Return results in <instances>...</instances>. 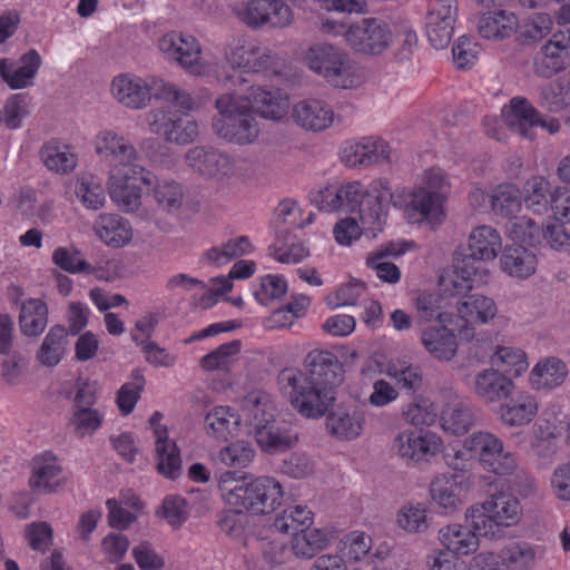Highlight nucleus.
Here are the masks:
<instances>
[{
    "label": "nucleus",
    "instance_id": "nucleus-1",
    "mask_svg": "<svg viewBox=\"0 0 570 570\" xmlns=\"http://www.w3.org/2000/svg\"><path fill=\"white\" fill-rule=\"evenodd\" d=\"M344 366L326 350H313L304 360V371L284 368L277 376L281 390L303 416L320 419L326 414L344 382Z\"/></svg>",
    "mask_w": 570,
    "mask_h": 570
},
{
    "label": "nucleus",
    "instance_id": "nucleus-2",
    "mask_svg": "<svg viewBox=\"0 0 570 570\" xmlns=\"http://www.w3.org/2000/svg\"><path fill=\"white\" fill-rule=\"evenodd\" d=\"M340 203L343 209L348 213H358V219L368 237H376L386 223L387 206L393 204L402 206L401 195L392 191L387 179L380 178L371 183L367 190H364L358 181L348 183L338 188Z\"/></svg>",
    "mask_w": 570,
    "mask_h": 570
},
{
    "label": "nucleus",
    "instance_id": "nucleus-3",
    "mask_svg": "<svg viewBox=\"0 0 570 570\" xmlns=\"http://www.w3.org/2000/svg\"><path fill=\"white\" fill-rule=\"evenodd\" d=\"M227 472L220 481V490L228 504L253 514H266L281 504L283 489L281 483L271 476L249 479L234 478Z\"/></svg>",
    "mask_w": 570,
    "mask_h": 570
},
{
    "label": "nucleus",
    "instance_id": "nucleus-4",
    "mask_svg": "<svg viewBox=\"0 0 570 570\" xmlns=\"http://www.w3.org/2000/svg\"><path fill=\"white\" fill-rule=\"evenodd\" d=\"M323 30L328 33L345 36L347 45L357 53L368 57H379L389 50L394 41L391 24L381 18H363L350 24L325 21Z\"/></svg>",
    "mask_w": 570,
    "mask_h": 570
},
{
    "label": "nucleus",
    "instance_id": "nucleus-5",
    "mask_svg": "<svg viewBox=\"0 0 570 570\" xmlns=\"http://www.w3.org/2000/svg\"><path fill=\"white\" fill-rule=\"evenodd\" d=\"M216 108L219 116L214 118L213 128L220 138L244 145L257 137V124L248 110V105L242 102V91L219 97Z\"/></svg>",
    "mask_w": 570,
    "mask_h": 570
},
{
    "label": "nucleus",
    "instance_id": "nucleus-6",
    "mask_svg": "<svg viewBox=\"0 0 570 570\" xmlns=\"http://www.w3.org/2000/svg\"><path fill=\"white\" fill-rule=\"evenodd\" d=\"M235 17L246 27L283 29L294 22V12L283 0H245L232 8Z\"/></svg>",
    "mask_w": 570,
    "mask_h": 570
},
{
    "label": "nucleus",
    "instance_id": "nucleus-7",
    "mask_svg": "<svg viewBox=\"0 0 570 570\" xmlns=\"http://www.w3.org/2000/svg\"><path fill=\"white\" fill-rule=\"evenodd\" d=\"M311 70L322 76L331 86L350 88L353 85L347 53L330 43L311 47L305 55Z\"/></svg>",
    "mask_w": 570,
    "mask_h": 570
},
{
    "label": "nucleus",
    "instance_id": "nucleus-8",
    "mask_svg": "<svg viewBox=\"0 0 570 570\" xmlns=\"http://www.w3.org/2000/svg\"><path fill=\"white\" fill-rule=\"evenodd\" d=\"M226 58L232 65L233 73L224 72L220 79L227 85L242 86L247 82L243 77L245 72H261L269 69L274 63L272 51L253 40H238L226 52Z\"/></svg>",
    "mask_w": 570,
    "mask_h": 570
},
{
    "label": "nucleus",
    "instance_id": "nucleus-9",
    "mask_svg": "<svg viewBox=\"0 0 570 570\" xmlns=\"http://www.w3.org/2000/svg\"><path fill=\"white\" fill-rule=\"evenodd\" d=\"M140 180L145 185H153L156 177L141 166L111 168L108 181V191L111 200L122 212H135L141 205V189L136 185Z\"/></svg>",
    "mask_w": 570,
    "mask_h": 570
},
{
    "label": "nucleus",
    "instance_id": "nucleus-10",
    "mask_svg": "<svg viewBox=\"0 0 570 570\" xmlns=\"http://www.w3.org/2000/svg\"><path fill=\"white\" fill-rule=\"evenodd\" d=\"M521 517L519 500L511 493L498 492L482 503V512L474 518V529L480 535L494 534L493 527H512Z\"/></svg>",
    "mask_w": 570,
    "mask_h": 570
},
{
    "label": "nucleus",
    "instance_id": "nucleus-11",
    "mask_svg": "<svg viewBox=\"0 0 570 570\" xmlns=\"http://www.w3.org/2000/svg\"><path fill=\"white\" fill-rule=\"evenodd\" d=\"M458 0H432L425 17V32L435 49L449 46L458 19Z\"/></svg>",
    "mask_w": 570,
    "mask_h": 570
},
{
    "label": "nucleus",
    "instance_id": "nucleus-12",
    "mask_svg": "<svg viewBox=\"0 0 570 570\" xmlns=\"http://www.w3.org/2000/svg\"><path fill=\"white\" fill-rule=\"evenodd\" d=\"M458 314L454 316L456 333L461 340L471 341L475 336L474 323L485 324L498 313L495 302L487 296L470 295L455 303Z\"/></svg>",
    "mask_w": 570,
    "mask_h": 570
},
{
    "label": "nucleus",
    "instance_id": "nucleus-13",
    "mask_svg": "<svg viewBox=\"0 0 570 570\" xmlns=\"http://www.w3.org/2000/svg\"><path fill=\"white\" fill-rule=\"evenodd\" d=\"M440 442L434 434L406 430L393 440L392 450L407 465L429 462L439 452Z\"/></svg>",
    "mask_w": 570,
    "mask_h": 570
},
{
    "label": "nucleus",
    "instance_id": "nucleus-14",
    "mask_svg": "<svg viewBox=\"0 0 570 570\" xmlns=\"http://www.w3.org/2000/svg\"><path fill=\"white\" fill-rule=\"evenodd\" d=\"M158 47L168 59L177 61L190 73H200L202 48L195 37L175 31L169 32L160 38Z\"/></svg>",
    "mask_w": 570,
    "mask_h": 570
},
{
    "label": "nucleus",
    "instance_id": "nucleus-15",
    "mask_svg": "<svg viewBox=\"0 0 570 570\" xmlns=\"http://www.w3.org/2000/svg\"><path fill=\"white\" fill-rule=\"evenodd\" d=\"M570 35L559 31L541 47L534 58L533 71L541 78H550L563 71L569 65Z\"/></svg>",
    "mask_w": 570,
    "mask_h": 570
},
{
    "label": "nucleus",
    "instance_id": "nucleus-16",
    "mask_svg": "<svg viewBox=\"0 0 570 570\" xmlns=\"http://www.w3.org/2000/svg\"><path fill=\"white\" fill-rule=\"evenodd\" d=\"M187 165L206 178L220 179L234 173V165L228 155L212 146H196L185 156Z\"/></svg>",
    "mask_w": 570,
    "mask_h": 570
},
{
    "label": "nucleus",
    "instance_id": "nucleus-17",
    "mask_svg": "<svg viewBox=\"0 0 570 570\" xmlns=\"http://www.w3.org/2000/svg\"><path fill=\"white\" fill-rule=\"evenodd\" d=\"M95 150L100 157L115 161L112 168L140 166L134 145L112 130H101L96 136Z\"/></svg>",
    "mask_w": 570,
    "mask_h": 570
},
{
    "label": "nucleus",
    "instance_id": "nucleus-18",
    "mask_svg": "<svg viewBox=\"0 0 570 570\" xmlns=\"http://www.w3.org/2000/svg\"><path fill=\"white\" fill-rule=\"evenodd\" d=\"M334 111L324 100L307 98L293 106L292 118L294 122L305 130L323 131L332 126Z\"/></svg>",
    "mask_w": 570,
    "mask_h": 570
},
{
    "label": "nucleus",
    "instance_id": "nucleus-19",
    "mask_svg": "<svg viewBox=\"0 0 570 570\" xmlns=\"http://www.w3.org/2000/svg\"><path fill=\"white\" fill-rule=\"evenodd\" d=\"M41 66V57L30 49L17 61L8 58L0 59V77L11 89L27 88Z\"/></svg>",
    "mask_w": 570,
    "mask_h": 570
},
{
    "label": "nucleus",
    "instance_id": "nucleus-20",
    "mask_svg": "<svg viewBox=\"0 0 570 570\" xmlns=\"http://www.w3.org/2000/svg\"><path fill=\"white\" fill-rule=\"evenodd\" d=\"M502 248L500 234L491 226L482 225L472 230L469 237L468 253L462 258H470V264L494 259Z\"/></svg>",
    "mask_w": 570,
    "mask_h": 570
},
{
    "label": "nucleus",
    "instance_id": "nucleus-21",
    "mask_svg": "<svg viewBox=\"0 0 570 570\" xmlns=\"http://www.w3.org/2000/svg\"><path fill=\"white\" fill-rule=\"evenodd\" d=\"M240 420H243L247 426L248 434L253 436L258 433V431L273 423L276 420L275 407L268 395L258 393L248 394L243 401Z\"/></svg>",
    "mask_w": 570,
    "mask_h": 570
},
{
    "label": "nucleus",
    "instance_id": "nucleus-22",
    "mask_svg": "<svg viewBox=\"0 0 570 570\" xmlns=\"http://www.w3.org/2000/svg\"><path fill=\"white\" fill-rule=\"evenodd\" d=\"M242 102L248 105L249 112L272 120L283 118L288 108L287 98L278 91L265 90L262 87H250L248 95L242 96Z\"/></svg>",
    "mask_w": 570,
    "mask_h": 570
},
{
    "label": "nucleus",
    "instance_id": "nucleus-23",
    "mask_svg": "<svg viewBox=\"0 0 570 570\" xmlns=\"http://www.w3.org/2000/svg\"><path fill=\"white\" fill-rule=\"evenodd\" d=\"M326 428L340 440H354L363 430V416L354 405L340 404L326 412Z\"/></svg>",
    "mask_w": 570,
    "mask_h": 570
},
{
    "label": "nucleus",
    "instance_id": "nucleus-24",
    "mask_svg": "<svg viewBox=\"0 0 570 570\" xmlns=\"http://www.w3.org/2000/svg\"><path fill=\"white\" fill-rule=\"evenodd\" d=\"M514 385L511 379L500 370L487 368L479 372L473 379V392L484 402H499L507 399Z\"/></svg>",
    "mask_w": 570,
    "mask_h": 570
},
{
    "label": "nucleus",
    "instance_id": "nucleus-25",
    "mask_svg": "<svg viewBox=\"0 0 570 570\" xmlns=\"http://www.w3.org/2000/svg\"><path fill=\"white\" fill-rule=\"evenodd\" d=\"M504 122L511 130L524 138H534V121H539V111L523 97H514L503 109Z\"/></svg>",
    "mask_w": 570,
    "mask_h": 570
},
{
    "label": "nucleus",
    "instance_id": "nucleus-26",
    "mask_svg": "<svg viewBox=\"0 0 570 570\" xmlns=\"http://www.w3.org/2000/svg\"><path fill=\"white\" fill-rule=\"evenodd\" d=\"M257 445L267 454L292 449L298 441L297 433L285 422L275 420L254 435Z\"/></svg>",
    "mask_w": 570,
    "mask_h": 570
},
{
    "label": "nucleus",
    "instance_id": "nucleus-27",
    "mask_svg": "<svg viewBox=\"0 0 570 570\" xmlns=\"http://www.w3.org/2000/svg\"><path fill=\"white\" fill-rule=\"evenodd\" d=\"M151 90H154L153 85L148 86L142 79L127 75L116 77L111 83V91L116 100L134 109L144 108L149 102Z\"/></svg>",
    "mask_w": 570,
    "mask_h": 570
},
{
    "label": "nucleus",
    "instance_id": "nucleus-28",
    "mask_svg": "<svg viewBox=\"0 0 570 570\" xmlns=\"http://www.w3.org/2000/svg\"><path fill=\"white\" fill-rule=\"evenodd\" d=\"M31 489L41 493H51L65 484L62 469L55 456L42 455L32 460V473L29 479Z\"/></svg>",
    "mask_w": 570,
    "mask_h": 570
},
{
    "label": "nucleus",
    "instance_id": "nucleus-29",
    "mask_svg": "<svg viewBox=\"0 0 570 570\" xmlns=\"http://www.w3.org/2000/svg\"><path fill=\"white\" fill-rule=\"evenodd\" d=\"M453 324V328H448L446 323H443L442 326H430L421 334L424 348L440 361H450L456 353L458 343L454 334L456 324L454 321Z\"/></svg>",
    "mask_w": 570,
    "mask_h": 570
},
{
    "label": "nucleus",
    "instance_id": "nucleus-30",
    "mask_svg": "<svg viewBox=\"0 0 570 570\" xmlns=\"http://www.w3.org/2000/svg\"><path fill=\"white\" fill-rule=\"evenodd\" d=\"M481 267L470 264V258L456 259L452 274L440 278V286L448 296H462L464 299L466 294L473 288Z\"/></svg>",
    "mask_w": 570,
    "mask_h": 570
},
{
    "label": "nucleus",
    "instance_id": "nucleus-31",
    "mask_svg": "<svg viewBox=\"0 0 570 570\" xmlns=\"http://www.w3.org/2000/svg\"><path fill=\"white\" fill-rule=\"evenodd\" d=\"M94 230L99 239L116 248L127 245L132 238L129 222L117 214H100L94 223Z\"/></svg>",
    "mask_w": 570,
    "mask_h": 570
},
{
    "label": "nucleus",
    "instance_id": "nucleus-32",
    "mask_svg": "<svg viewBox=\"0 0 570 570\" xmlns=\"http://www.w3.org/2000/svg\"><path fill=\"white\" fill-rule=\"evenodd\" d=\"M442 429L453 435H463L476 422L474 409L458 397L446 403L440 416Z\"/></svg>",
    "mask_w": 570,
    "mask_h": 570
},
{
    "label": "nucleus",
    "instance_id": "nucleus-33",
    "mask_svg": "<svg viewBox=\"0 0 570 570\" xmlns=\"http://www.w3.org/2000/svg\"><path fill=\"white\" fill-rule=\"evenodd\" d=\"M475 529L453 523L439 530V540L455 556H469L479 549V538Z\"/></svg>",
    "mask_w": 570,
    "mask_h": 570
},
{
    "label": "nucleus",
    "instance_id": "nucleus-34",
    "mask_svg": "<svg viewBox=\"0 0 570 570\" xmlns=\"http://www.w3.org/2000/svg\"><path fill=\"white\" fill-rule=\"evenodd\" d=\"M157 470L169 479H177L181 472V459L176 443L168 439L167 429L156 428Z\"/></svg>",
    "mask_w": 570,
    "mask_h": 570
},
{
    "label": "nucleus",
    "instance_id": "nucleus-35",
    "mask_svg": "<svg viewBox=\"0 0 570 570\" xmlns=\"http://www.w3.org/2000/svg\"><path fill=\"white\" fill-rule=\"evenodd\" d=\"M567 374V366L561 360L548 357L532 368L529 382L534 390H551L561 385Z\"/></svg>",
    "mask_w": 570,
    "mask_h": 570
},
{
    "label": "nucleus",
    "instance_id": "nucleus-36",
    "mask_svg": "<svg viewBox=\"0 0 570 570\" xmlns=\"http://www.w3.org/2000/svg\"><path fill=\"white\" fill-rule=\"evenodd\" d=\"M518 20L513 13L504 10L483 13L478 23L481 37L502 40L509 38L517 27Z\"/></svg>",
    "mask_w": 570,
    "mask_h": 570
},
{
    "label": "nucleus",
    "instance_id": "nucleus-37",
    "mask_svg": "<svg viewBox=\"0 0 570 570\" xmlns=\"http://www.w3.org/2000/svg\"><path fill=\"white\" fill-rule=\"evenodd\" d=\"M67 344L68 336L66 327L62 325L52 326L37 351V361L47 367L58 365L66 353Z\"/></svg>",
    "mask_w": 570,
    "mask_h": 570
},
{
    "label": "nucleus",
    "instance_id": "nucleus-38",
    "mask_svg": "<svg viewBox=\"0 0 570 570\" xmlns=\"http://www.w3.org/2000/svg\"><path fill=\"white\" fill-rule=\"evenodd\" d=\"M461 487L454 474L436 475L430 484L432 500L446 512H452L461 504Z\"/></svg>",
    "mask_w": 570,
    "mask_h": 570
},
{
    "label": "nucleus",
    "instance_id": "nucleus-39",
    "mask_svg": "<svg viewBox=\"0 0 570 570\" xmlns=\"http://www.w3.org/2000/svg\"><path fill=\"white\" fill-rule=\"evenodd\" d=\"M148 125L153 134L163 137L167 142L177 145H186V139L191 137L194 129L193 126H189L188 130L185 129L184 134L180 132L181 136L173 135V130L179 127V116L166 109L150 111Z\"/></svg>",
    "mask_w": 570,
    "mask_h": 570
},
{
    "label": "nucleus",
    "instance_id": "nucleus-40",
    "mask_svg": "<svg viewBox=\"0 0 570 570\" xmlns=\"http://www.w3.org/2000/svg\"><path fill=\"white\" fill-rule=\"evenodd\" d=\"M500 262L504 272L519 278H527L535 272L537 257L524 246L505 248Z\"/></svg>",
    "mask_w": 570,
    "mask_h": 570
},
{
    "label": "nucleus",
    "instance_id": "nucleus-41",
    "mask_svg": "<svg viewBox=\"0 0 570 570\" xmlns=\"http://www.w3.org/2000/svg\"><path fill=\"white\" fill-rule=\"evenodd\" d=\"M538 412L535 399L528 394H519L501 406V419L510 426L530 423Z\"/></svg>",
    "mask_w": 570,
    "mask_h": 570
},
{
    "label": "nucleus",
    "instance_id": "nucleus-42",
    "mask_svg": "<svg viewBox=\"0 0 570 570\" xmlns=\"http://www.w3.org/2000/svg\"><path fill=\"white\" fill-rule=\"evenodd\" d=\"M333 534L322 530L306 528L302 533L294 532L292 539L293 553L301 558L311 559L324 550L331 542Z\"/></svg>",
    "mask_w": 570,
    "mask_h": 570
},
{
    "label": "nucleus",
    "instance_id": "nucleus-43",
    "mask_svg": "<svg viewBox=\"0 0 570 570\" xmlns=\"http://www.w3.org/2000/svg\"><path fill=\"white\" fill-rule=\"evenodd\" d=\"M48 323V308L40 299L30 298L26 301L20 309L19 325L21 332L27 336L41 334Z\"/></svg>",
    "mask_w": 570,
    "mask_h": 570
},
{
    "label": "nucleus",
    "instance_id": "nucleus-44",
    "mask_svg": "<svg viewBox=\"0 0 570 570\" xmlns=\"http://www.w3.org/2000/svg\"><path fill=\"white\" fill-rule=\"evenodd\" d=\"M523 202L534 214H544L552 207L553 190L543 177L528 179L523 187Z\"/></svg>",
    "mask_w": 570,
    "mask_h": 570
},
{
    "label": "nucleus",
    "instance_id": "nucleus-45",
    "mask_svg": "<svg viewBox=\"0 0 570 570\" xmlns=\"http://www.w3.org/2000/svg\"><path fill=\"white\" fill-rule=\"evenodd\" d=\"M240 423V414H235L229 407L216 406L205 416V429L217 440L227 441Z\"/></svg>",
    "mask_w": 570,
    "mask_h": 570
},
{
    "label": "nucleus",
    "instance_id": "nucleus-46",
    "mask_svg": "<svg viewBox=\"0 0 570 570\" xmlns=\"http://www.w3.org/2000/svg\"><path fill=\"white\" fill-rule=\"evenodd\" d=\"M313 523V513L306 507L295 505L288 507L277 514L274 519L273 527L281 533L292 534L294 532L302 533Z\"/></svg>",
    "mask_w": 570,
    "mask_h": 570
},
{
    "label": "nucleus",
    "instance_id": "nucleus-47",
    "mask_svg": "<svg viewBox=\"0 0 570 570\" xmlns=\"http://www.w3.org/2000/svg\"><path fill=\"white\" fill-rule=\"evenodd\" d=\"M502 444L499 438L489 432H478L464 440V449L475 455L482 466L494 464L493 455L501 451Z\"/></svg>",
    "mask_w": 570,
    "mask_h": 570
},
{
    "label": "nucleus",
    "instance_id": "nucleus-48",
    "mask_svg": "<svg viewBox=\"0 0 570 570\" xmlns=\"http://www.w3.org/2000/svg\"><path fill=\"white\" fill-rule=\"evenodd\" d=\"M153 89L156 96L178 107L183 112L196 110L203 105L199 99L163 79L153 80Z\"/></svg>",
    "mask_w": 570,
    "mask_h": 570
},
{
    "label": "nucleus",
    "instance_id": "nucleus-49",
    "mask_svg": "<svg viewBox=\"0 0 570 570\" xmlns=\"http://www.w3.org/2000/svg\"><path fill=\"white\" fill-rule=\"evenodd\" d=\"M538 105L550 111L560 112L570 105V86L560 80L540 88Z\"/></svg>",
    "mask_w": 570,
    "mask_h": 570
},
{
    "label": "nucleus",
    "instance_id": "nucleus-50",
    "mask_svg": "<svg viewBox=\"0 0 570 570\" xmlns=\"http://www.w3.org/2000/svg\"><path fill=\"white\" fill-rule=\"evenodd\" d=\"M76 195L82 205L91 210L102 208L106 202L105 188L100 179L92 175H83L77 180Z\"/></svg>",
    "mask_w": 570,
    "mask_h": 570
},
{
    "label": "nucleus",
    "instance_id": "nucleus-51",
    "mask_svg": "<svg viewBox=\"0 0 570 570\" xmlns=\"http://www.w3.org/2000/svg\"><path fill=\"white\" fill-rule=\"evenodd\" d=\"M493 212L504 218L514 215L521 206L520 190L512 184L498 186L491 196Z\"/></svg>",
    "mask_w": 570,
    "mask_h": 570
},
{
    "label": "nucleus",
    "instance_id": "nucleus-52",
    "mask_svg": "<svg viewBox=\"0 0 570 570\" xmlns=\"http://www.w3.org/2000/svg\"><path fill=\"white\" fill-rule=\"evenodd\" d=\"M507 233L512 240L520 243L519 246H537L542 243V226L525 216L510 222Z\"/></svg>",
    "mask_w": 570,
    "mask_h": 570
},
{
    "label": "nucleus",
    "instance_id": "nucleus-53",
    "mask_svg": "<svg viewBox=\"0 0 570 570\" xmlns=\"http://www.w3.org/2000/svg\"><path fill=\"white\" fill-rule=\"evenodd\" d=\"M40 157L49 170L58 174H69L77 165V158L73 154L61 150L53 142L45 144L41 147Z\"/></svg>",
    "mask_w": 570,
    "mask_h": 570
},
{
    "label": "nucleus",
    "instance_id": "nucleus-54",
    "mask_svg": "<svg viewBox=\"0 0 570 570\" xmlns=\"http://www.w3.org/2000/svg\"><path fill=\"white\" fill-rule=\"evenodd\" d=\"M553 21L547 13H537L520 26L518 40L522 46H530L542 40L551 32Z\"/></svg>",
    "mask_w": 570,
    "mask_h": 570
},
{
    "label": "nucleus",
    "instance_id": "nucleus-55",
    "mask_svg": "<svg viewBox=\"0 0 570 570\" xmlns=\"http://www.w3.org/2000/svg\"><path fill=\"white\" fill-rule=\"evenodd\" d=\"M156 186L154 187V198L158 205V207L167 213L177 212L184 199V193L181 186L176 181H154Z\"/></svg>",
    "mask_w": 570,
    "mask_h": 570
},
{
    "label": "nucleus",
    "instance_id": "nucleus-56",
    "mask_svg": "<svg viewBox=\"0 0 570 570\" xmlns=\"http://www.w3.org/2000/svg\"><path fill=\"white\" fill-rule=\"evenodd\" d=\"M500 558L511 570H527L534 562V551L527 542H510L501 549Z\"/></svg>",
    "mask_w": 570,
    "mask_h": 570
},
{
    "label": "nucleus",
    "instance_id": "nucleus-57",
    "mask_svg": "<svg viewBox=\"0 0 570 570\" xmlns=\"http://www.w3.org/2000/svg\"><path fill=\"white\" fill-rule=\"evenodd\" d=\"M52 262L62 271L77 274H92L95 268L82 257L81 252L76 247H58L52 253Z\"/></svg>",
    "mask_w": 570,
    "mask_h": 570
},
{
    "label": "nucleus",
    "instance_id": "nucleus-58",
    "mask_svg": "<svg viewBox=\"0 0 570 570\" xmlns=\"http://www.w3.org/2000/svg\"><path fill=\"white\" fill-rule=\"evenodd\" d=\"M443 196L440 191L419 188L412 194L411 206L423 218H438L442 214Z\"/></svg>",
    "mask_w": 570,
    "mask_h": 570
},
{
    "label": "nucleus",
    "instance_id": "nucleus-59",
    "mask_svg": "<svg viewBox=\"0 0 570 570\" xmlns=\"http://www.w3.org/2000/svg\"><path fill=\"white\" fill-rule=\"evenodd\" d=\"M443 296L440 293L423 292L416 298V309L421 317L426 321L438 317L441 323L453 324V315L441 313L443 308Z\"/></svg>",
    "mask_w": 570,
    "mask_h": 570
},
{
    "label": "nucleus",
    "instance_id": "nucleus-60",
    "mask_svg": "<svg viewBox=\"0 0 570 570\" xmlns=\"http://www.w3.org/2000/svg\"><path fill=\"white\" fill-rule=\"evenodd\" d=\"M242 343L238 340L222 344L216 350L206 354L200 360V365L205 371H223L229 365L230 357L238 354Z\"/></svg>",
    "mask_w": 570,
    "mask_h": 570
},
{
    "label": "nucleus",
    "instance_id": "nucleus-61",
    "mask_svg": "<svg viewBox=\"0 0 570 570\" xmlns=\"http://www.w3.org/2000/svg\"><path fill=\"white\" fill-rule=\"evenodd\" d=\"M492 363L501 371H513L514 375H520L528 367L524 352L510 346H499L493 354Z\"/></svg>",
    "mask_w": 570,
    "mask_h": 570
},
{
    "label": "nucleus",
    "instance_id": "nucleus-62",
    "mask_svg": "<svg viewBox=\"0 0 570 570\" xmlns=\"http://www.w3.org/2000/svg\"><path fill=\"white\" fill-rule=\"evenodd\" d=\"M389 374L394 379L399 389L405 391L410 395L420 391L423 385V376L419 366H395L390 368Z\"/></svg>",
    "mask_w": 570,
    "mask_h": 570
},
{
    "label": "nucleus",
    "instance_id": "nucleus-63",
    "mask_svg": "<svg viewBox=\"0 0 570 570\" xmlns=\"http://www.w3.org/2000/svg\"><path fill=\"white\" fill-rule=\"evenodd\" d=\"M405 420L413 425H432L438 417L436 409L428 400L420 399L403 410Z\"/></svg>",
    "mask_w": 570,
    "mask_h": 570
},
{
    "label": "nucleus",
    "instance_id": "nucleus-64",
    "mask_svg": "<svg viewBox=\"0 0 570 570\" xmlns=\"http://www.w3.org/2000/svg\"><path fill=\"white\" fill-rule=\"evenodd\" d=\"M542 242L553 250L569 249L570 228L559 220L548 222L542 226Z\"/></svg>",
    "mask_w": 570,
    "mask_h": 570
}]
</instances>
